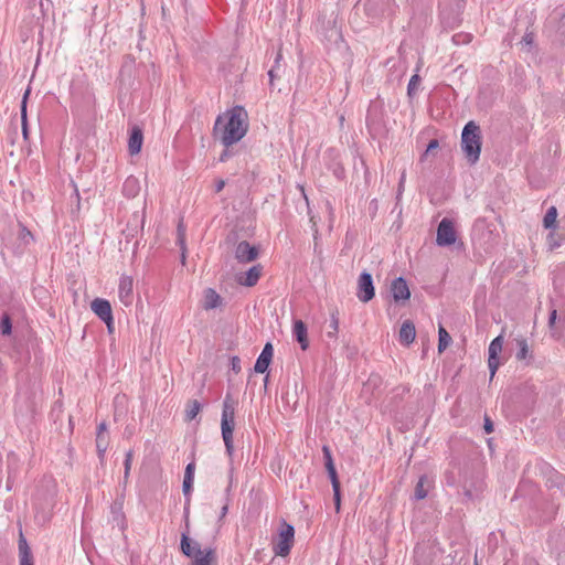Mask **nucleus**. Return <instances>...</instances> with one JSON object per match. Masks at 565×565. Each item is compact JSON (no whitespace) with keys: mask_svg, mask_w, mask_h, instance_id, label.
I'll list each match as a JSON object with an SVG mask.
<instances>
[{"mask_svg":"<svg viewBox=\"0 0 565 565\" xmlns=\"http://www.w3.org/2000/svg\"><path fill=\"white\" fill-rule=\"evenodd\" d=\"M248 129L247 114L242 106H235L231 110L218 115L214 128L213 136L225 148L241 141Z\"/></svg>","mask_w":565,"mask_h":565,"instance_id":"f257e3e1","label":"nucleus"},{"mask_svg":"<svg viewBox=\"0 0 565 565\" xmlns=\"http://www.w3.org/2000/svg\"><path fill=\"white\" fill-rule=\"evenodd\" d=\"M180 550L183 555L191 558L190 565H216V554L213 547L201 548L199 542L189 536L186 530L181 534Z\"/></svg>","mask_w":565,"mask_h":565,"instance_id":"f03ea898","label":"nucleus"},{"mask_svg":"<svg viewBox=\"0 0 565 565\" xmlns=\"http://www.w3.org/2000/svg\"><path fill=\"white\" fill-rule=\"evenodd\" d=\"M461 149L470 164L478 162L481 152V135L480 127L472 120L462 129Z\"/></svg>","mask_w":565,"mask_h":565,"instance_id":"7ed1b4c3","label":"nucleus"},{"mask_svg":"<svg viewBox=\"0 0 565 565\" xmlns=\"http://www.w3.org/2000/svg\"><path fill=\"white\" fill-rule=\"evenodd\" d=\"M235 428V407L234 402L230 394H227L223 401L222 405V416H221V433L222 438L225 445L226 454L230 458L233 457L234 454V441H233V433Z\"/></svg>","mask_w":565,"mask_h":565,"instance_id":"20e7f679","label":"nucleus"},{"mask_svg":"<svg viewBox=\"0 0 565 565\" xmlns=\"http://www.w3.org/2000/svg\"><path fill=\"white\" fill-rule=\"evenodd\" d=\"M295 537V529L292 525L284 522L279 532V540L274 545V552L279 556H287L290 553Z\"/></svg>","mask_w":565,"mask_h":565,"instance_id":"39448f33","label":"nucleus"},{"mask_svg":"<svg viewBox=\"0 0 565 565\" xmlns=\"http://www.w3.org/2000/svg\"><path fill=\"white\" fill-rule=\"evenodd\" d=\"M375 296L373 277L367 271H362L358 279L356 297L360 301L366 303Z\"/></svg>","mask_w":565,"mask_h":565,"instance_id":"423d86ee","label":"nucleus"},{"mask_svg":"<svg viewBox=\"0 0 565 565\" xmlns=\"http://www.w3.org/2000/svg\"><path fill=\"white\" fill-rule=\"evenodd\" d=\"M456 231L449 218H443L437 227L436 243L438 246H449L456 242Z\"/></svg>","mask_w":565,"mask_h":565,"instance_id":"0eeeda50","label":"nucleus"},{"mask_svg":"<svg viewBox=\"0 0 565 565\" xmlns=\"http://www.w3.org/2000/svg\"><path fill=\"white\" fill-rule=\"evenodd\" d=\"M390 292L396 303H405L411 298V290L404 277H396L392 280Z\"/></svg>","mask_w":565,"mask_h":565,"instance_id":"6e6552de","label":"nucleus"},{"mask_svg":"<svg viewBox=\"0 0 565 565\" xmlns=\"http://www.w3.org/2000/svg\"><path fill=\"white\" fill-rule=\"evenodd\" d=\"M502 347H503V335L502 334H500L497 338H494L490 342V344H489V349H488V353H489V356H488V367H489V371H490V377L491 379L494 376L497 370L500 366L499 354L502 351Z\"/></svg>","mask_w":565,"mask_h":565,"instance_id":"1a4fd4ad","label":"nucleus"},{"mask_svg":"<svg viewBox=\"0 0 565 565\" xmlns=\"http://www.w3.org/2000/svg\"><path fill=\"white\" fill-rule=\"evenodd\" d=\"M118 297L120 302L128 307L134 301V279L131 276L122 275L119 279Z\"/></svg>","mask_w":565,"mask_h":565,"instance_id":"9d476101","label":"nucleus"},{"mask_svg":"<svg viewBox=\"0 0 565 565\" xmlns=\"http://www.w3.org/2000/svg\"><path fill=\"white\" fill-rule=\"evenodd\" d=\"M92 311L105 323L111 321L113 311L110 302L103 298H95L90 303Z\"/></svg>","mask_w":565,"mask_h":565,"instance_id":"9b49d317","label":"nucleus"},{"mask_svg":"<svg viewBox=\"0 0 565 565\" xmlns=\"http://www.w3.org/2000/svg\"><path fill=\"white\" fill-rule=\"evenodd\" d=\"M258 256V249L248 242L242 241L235 249V257L239 263L246 264L253 262Z\"/></svg>","mask_w":565,"mask_h":565,"instance_id":"f8f14e48","label":"nucleus"},{"mask_svg":"<svg viewBox=\"0 0 565 565\" xmlns=\"http://www.w3.org/2000/svg\"><path fill=\"white\" fill-rule=\"evenodd\" d=\"M273 355H274L273 344L270 342H267L264 345L260 354L258 355V358L256 360V363L254 365V371L256 373H265L270 365Z\"/></svg>","mask_w":565,"mask_h":565,"instance_id":"ddd939ff","label":"nucleus"},{"mask_svg":"<svg viewBox=\"0 0 565 565\" xmlns=\"http://www.w3.org/2000/svg\"><path fill=\"white\" fill-rule=\"evenodd\" d=\"M292 334L302 350L309 347L307 326L301 320H296L292 327Z\"/></svg>","mask_w":565,"mask_h":565,"instance_id":"4468645a","label":"nucleus"},{"mask_svg":"<svg viewBox=\"0 0 565 565\" xmlns=\"http://www.w3.org/2000/svg\"><path fill=\"white\" fill-rule=\"evenodd\" d=\"M142 141H143L142 130L139 127L135 126L131 129L129 140H128V149H129L130 154H137L140 152Z\"/></svg>","mask_w":565,"mask_h":565,"instance_id":"2eb2a0df","label":"nucleus"},{"mask_svg":"<svg viewBox=\"0 0 565 565\" xmlns=\"http://www.w3.org/2000/svg\"><path fill=\"white\" fill-rule=\"evenodd\" d=\"M399 342L409 345L414 342L416 337V329L415 324L411 320H406L402 323L401 330H399Z\"/></svg>","mask_w":565,"mask_h":565,"instance_id":"dca6fc26","label":"nucleus"},{"mask_svg":"<svg viewBox=\"0 0 565 565\" xmlns=\"http://www.w3.org/2000/svg\"><path fill=\"white\" fill-rule=\"evenodd\" d=\"M139 191H140L139 180L134 175H129L124 181V184H122L121 192H122L124 196H126L128 199H134L139 194Z\"/></svg>","mask_w":565,"mask_h":565,"instance_id":"f3484780","label":"nucleus"},{"mask_svg":"<svg viewBox=\"0 0 565 565\" xmlns=\"http://www.w3.org/2000/svg\"><path fill=\"white\" fill-rule=\"evenodd\" d=\"M19 558H20V565H33V555L32 552L28 545L26 540L24 539L23 534H20L19 539Z\"/></svg>","mask_w":565,"mask_h":565,"instance_id":"a211bd4d","label":"nucleus"},{"mask_svg":"<svg viewBox=\"0 0 565 565\" xmlns=\"http://www.w3.org/2000/svg\"><path fill=\"white\" fill-rule=\"evenodd\" d=\"M430 486H431V482L428 479V477L425 475L420 476L415 486L414 499L415 500L425 499L428 494V489L430 488Z\"/></svg>","mask_w":565,"mask_h":565,"instance_id":"6ab92c4d","label":"nucleus"},{"mask_svg":"<svg viewBox=\"0 0 565 565\" xmlns=\"http://www.w3.org/2000/svg\"><path fill=\"white\" fill-rule=\"evenodd\" d=\"M262 273V266L255 265L250 267L245 275L244 280L239 279L238 282L246 287H253L257 284Z\"/></svg>","mask_w":565,"mask_h":565,"instance_id":"aec40b11","label":"nucleus"},{"mask_svg":"<svg viewBox=\"0 0 565 565\" xmlns=\"http://www.w3.org/2000/svg\"><path fill=\"white\" fill-rule=\"evenodd\" d=\"M221 296L212 288H207L204 291V303L203 308L205 310L215 309L221 305Z\"/></svg>","mask_w":565,"mask_h":565,"instance_id":"412c9836","label":"nucleus"},{"mask_svg":"<svg viewBox=\"0 0 565 565\" xmlns=\"http://www.w3.org/2000/svg\"><path fill=\"white\" fill-rule=\"evenodd\" d=\"M192 487H193V480L183 479L182 491L185 497L184 519H185L186 529H189V507H190V501H191Z\"/></svg>","mask_w":565,"mask_h":565,"instance_id":"4be33fe9","label":"nucleus"},{"mask_svg":"<svg viewBox=\"0 0 565 565\" xmlns=\"http://www.w3.org/2000/svg\"><path fill=\"white\" fill-rule=\"evenodd\" d=\"M177 244L179 245L181 249V264L185 265L186 260V244H185V227L182 222L178 224L177 228Z\"/></svg>","mask_w":565,"mask_h":565,"instance_id":"5701e85b","label":"nucleus"},{"mask_svg":"<svg viewBox=\"0 0 565 565\" xmlns=\"http://www.w3.org/2000/svg\"><path fill=\"white\" fill-rule=\"evenodd\" d=\"M30 94V88H28L23 95L21 103V124H22V135L24 139L28 138V119H26V100Z\"/></svg>","mask_w":565,"mask_h":565,"instance_id":"b1692460","label":"nucleus"},{"mask_svg":"<svg viewBox=\"0 0 565 565\" xmlns=\"http://www.w3.org/2000/svg\"><path fill=\"white\" fill-rule=\"evenodd\" d=\"M201 408H202V404L199 401H196V399L190 401L186 406V409H185V420H188V422L193 420L200 413Z\"/></svg>","mask_w":565,"mask_h":565,"instance_id":"393cba45","label":"nucleus"},{"mask_svg":"<svg viewBox=\"0 0 565 565\" xmlns=\"http://www.w3.org/2000/svg\"><path fill=\"white\" fill-rule=\"evenodd\" d=\"M557 217V210L555 206H551L544 217H543V225L545 228H554Z\"/></svg>","mask_w":565,"mask_h":565,"instance_id":"a878e982","label":"nucleus"},{"mask_svg":"<svg viewBox=\"0 0 565 565\" xmlns=\"http://www.w3.org/2000/svg\"><path fill=\"white\" fill-rule=\"evenodd\" d=\"M451 342V337L444 327L438 330V351L443 352Z\"/></svg>","mask_w":565,"mask_h":565,"instance_id":"bb28decb","label":"nucleus"},{"mask_svg":"<svg viewBox=\"0 0 565 565\" xmlns=\"http://www.w3.org/2000/svg\"><path fill=\"white\" fill-rule=\"evenodd\" d=\"M108 447V437L107 435H103L100 431H97L96 435V448L98 452V457L103 458Z\"/></svg>","mask_w":565,"mask_h":565,"instance_id":"cd10ccee","label":"nucleus"},{"mask_svg":"<svg viewBox=\"0 0 565 565\" xmlns=\"http://www.w3.org/2000/svg\"><path fill=\"white\" fill-rule=\"evenodd\" d=\"M518 344V352H516V359L518 360H525L527 356H530V350L526 339L521 338L516 339Z\"/></svg>","mask_w":565,"mask_h":565,"instance_id":"c85d7f7f","label":"nucleus"},{"mask_svg":"<svg viewBox=\"0 0 565 565\" xmlns=\"http://www.w3.org/2000/svg\"><path fill=\"white\" fill-rule=\"evenodd\" d=\"M0 331H1V334H3V335H10L12 332V322H11V318L8 313H4L1 317Z\"/></svg>","mask_w":565,"mask_h":565,"instance_id":"c756f323","label":"nucleus"},{"mask_svg":"<svg viewBox=\"0 0 565 565\" xmlns=\"http://www.w3.org/2000/svg\"><path fill=\"white\" fill-rule=\"evenodd\" d=\"M132 457H134L132 450H128L125 454V461H124V480H125V482H127L129 475H130Z\"/></svg>","mask_w":565,"mask_h":565,"instance_id":"7c9ffc66","label":"nucleus"},{"mask_svg":"<svg viewBox=\"0 0 565 565\" xmlns=\"http://www.w3.org/2000/svg\"><path fill=\"white\" fill-rule=\"evenodd\" d=\"M329 327H330L331 331L328 332V335L334 337L339 330V318H338L337 312L331 313Z\"/></svg>","mask_w":565,"mask_h":565,"instance_id":"2f4dec72","label":"nucleus"},{"mask_svg":"<svg viewBox=\"0 0 565 565\" xmlns=\"http://www.w3.org/2000/svg\"><path fill=\"white\" fill-rule=\"evenodd\" d=\"M19 238L25 244H29L33 241L32 233L22 223H20Z\"/></svg>","mask_w":565,"mask_h":565,"instance_id":"473e14b6","label":"nucleus"},{"mask_svg":"<svg viewBox=\"0 0 565 565\" xmlns=\"http://www.w3.org/2000/svg\"><path fill=\"white\" fill-rule=\"evenodd\" d=\"M322 454H323V459H324L326 468L334 466L333 458H332V452H331V449H330L329 446H327V445L322 446Z\"/></svg>","mask_w":565,"mask_h":565,"instance_id":"72a5a7b5","label":"nucleus"},{"mask_svg":"<svg viewBox=\"0 0 565 565\" xmlns=\"http://www.w3.org/2000/svg\"><path fill=\"white\" fill-rule=\"evenodd\" d=\"M326 469H327L328 476L330 478V481H331V484H332V489L340 487V481H339V478H338L335 466H331V467L326 468Z\"/></svg>","mask_w":565,"mask_h":565,"instance_id":"f704fd0d","label":"nucleus"},{"mask_svg":"<svg viewBox=\"0 0 565 565\" xmlns=\"http://www.w3.org/2000/svg\"><path fill=\"white\" fill-rule=\"evenodd\" d=\"M282 54L280 51L276 53L274 65L270 67V70L277 71V73L282 74L285 72V67L282 65Z\"/></svg>","mask_w":565,"mask_h":565,"instance_id":"c9c22d12","label":"nucleus"},{"mask_svg":"<svg viewBox=\"0 0 565 565\" xmlns=\"http://www.w3.org/2000/svg\"><path fill=\"white\" fill-rule=\"evenodd\" d=\"M333 501L335 507V512H340L341 510V491L340 487L333 488Z\"/></svg>","mask_w":565,"mask_h":565,"instance_id":"e433bc0d","label":"nucleus"},{"mask_svg":"<svg viewBox=\"0 0 565 565\" xmlns=\"http://www.w3.org/2000/svg\"><path fill=\"white\" fill-rule=\"evenodd\" d=\"M194 471H195V463H194V461L189 462L186 465V467H185L184 478L183 479L194 480Z\"/></svg>","mask_w":565,"mask_h":565,"instance_id":"4c0bfd02","label":"nucleus"},{"mask_svg":"<svg viewBox=\"0 0 565 565\" xmlns=\"http://www.w3.org/2000/svg\"><path fill=\"white\" fill-rule=\"evenodd\" d=\"M230 365H231V370L234 372V373H239L241 372V360L238 356L234 355L231 358V362H230Z\"/></svg>","mask_w":565,"mask_h":565,"instance_id":"58836bf2","label":"nucleus"},{"mask_svg":"<svg viewBox=\"0 0 565 565\" xmlns=\"http://www.w3.org/2000/svg\"><path fill=\"white\" fill-rule=\"evenodd\" d=\"M438 146H439L438 140H437V139H431V140L429 141V143L427 145L426 151H425V153L422 156L420 160L423 161V160L426 158V156H427L430 151H433V150L437 149V148H438Z\"/></svg>","mask_w":565,"mask_h":565,"instance_id":"ea45409f","label":"nucleus"},{"mask_svg":"<svg viewBox=\"0 0 565 565\" xmlns=\"http://www.w3.org/2000/svg\"><path fill=\"white\" fill-rule=\"evenodd\" d=\"M419 83V76L417 74L413 75L408 82L407 90L411 95L415 86Z\"/></svg>","mask_w":565,"mask_h":565,"instance_id":"a19ab883","label":"nucleus"},{"mask_svg":"<svg viewBox=\"0 0 565 565\" xmlns=\"http://www.w3.org/2000/svg\"><path fill=\"white\" fill-rule=\"evenodd\" d=\"M332 171L337 179H342L344 177V169L340 163H335Z\"/></svg>","mask_w":565,"mask_h":565,"instance_id":"79ce46f5","label":"nucleus"},{"mask_svg":"<svg viewBox=\"0 0 565 565\" xmlns=\"http://www.w3.org/2000/svg\"><path fill=\"white\" fill-rule=\"evenodd\" d=\"M547 241H548V245H550V248L551 249H554V248H557L561 246V242L557 241L555 237H554V233H550L548 236H547Z\"/></svg>","mask_w":565,"mask_h":565,"instance_id":"37998d69","label":"nucleus"},{"mask_svg":"<svg viewBox=\"0 0 565 565\" xmlns=\"http://www.w3.org/2000/svg\"><path fill=\"white\" fill-rule=\"evenodd\" d=\"M555 481H556V486L561 489V490H565V476L563 475H559V473H555Z\"/></svg>","mask_w":565,"mask_h":565,"instance_id":"c03bdc74","label":"nucleus"},{"mask_svg":"<svg viewBox=\"0 0 565 565\" xmlns=\"http://www.w3.org/2000/svg\"><path fill=\"white\" fill-rule=\"evenodd\" d=\"M553 540L555 541L556 545L565 550V530L564 534H558L557 536L553 537Z\"/></svg>","mask_w":565,"mask_h":565,"instance_id":"a18cd8bd","label":"nucleus"},{"mask_svg":"<svg viewBox=\"0 0 565 565\" xmlns=\"http://www.w3.org/2000/svg\"><path fill=\"white\" fill-rule=\"evenodd\" d=\"M463 494L468 500H472L476 497V493L472 489H470L466 483L462 486Z\"/></svg>","mask_w":565,"mask_h":565,"instance_id":"49530a36","label":"nucleus"},{"mask_svg":"<svg viewBox=\"0 0 565 565\" xmlns=\"http://www.w3.org/2000/svg\"><path fill=\"white\" fill-rule=\"evenodd\" d=\"M267 74H268V77H269V84H270V86H273V85H274V81H275L276 78H279V77L282 75V74H280V73H277V71H275V70H269Z\"/></svg>","mask_w":565,"mask_h":565,"instance_id":"de8ad7c7","label":"nucleus"},{"mask_svg":"<svg viewBox=\"0 0 565 565\" xmlns=\"http://www.w3.org/2000/svg\"><path fill=\"white\" fill-rule=\"evenodd\" d=\"M111 509H113L114 514H116V519H117V518H120L121 520L124 519V515H122V513H121V503H118V504H117V503H115V504L111 507Z\"/></svg>","mask_w":565,"mask_h":565,"instance_id":"09e8293b","label":"nucleus"},{"mask_svg":"<svg viewBox=\"0 0 565 565\" xmlns=\"http://www.w3.org/2000/svg\"><path fill=\"white\" fill-rule=\"evenodd\" d=\"M484 430L487 434H491L493 431V424L489 417H484Z\"/></svg>","mask_w":565,"mask_h":565,"instance_id":"8fccbe9b","label":"nucleus"},{"mask_svg":"<svg viewBox=\"0 0 565 565\" xmlns=\"http://www.w3.org/2000/svg\"><path fill=\"white\" fill-rule=\"evenodd\" d=\"M452 41L456 43V44H459L460 42H468L469 39H468V35H462V34H455L452 36Z\"/></svg>","mask_w":565,"mask_h":565,"instance_id":"3c124183","label":"nucleus"},{"mask_svg":"<svg viewBox=\"0 0 565 565\" xmlns=\"http://www.w3.org/2000/svg\"><path fill=\"white\" fill-rule=\"evenodd\" d=\"M522 43L526 45H531L533 43V34L532 33H525L522 38Z\"/></svg>","mask_w":565,"mask_h":565,"instance_id":"603ef678","label":"nucleus"},{"mask_svg":"<svg viewBox=\"0 0 565 565\" xmlns=\"http://www.w3.org/2000/svg\"><path fill=\"white\" fill-rule=\"evenodd\" d=\"M556 316H557V311L556 309H553L550 313V318H548V324L550 327H553L555 324V320H556Z\"/></svg>","mask_w":565,"mask_h":565,"instance_id":"864d4df0","label":"nucleus"},{"mask_svg":"<svg viewBox=\"0 0 565 565\" xmlns=\"http://www.w3.org/2000/svg\"><path fill=\"white\" fill-rule=\"evenodd\" d=\"M230 157H231V151L228 150V148H226V149H225V150H223V152L221 153V156H220V161H221V162H225Z\"/></svg>","mask_w":565,"mask_h":565,"instance_id":"5fc2aeb1","label":"nucleus"},{"mask_svg":"<svg viewBox=\"0 0 565 565\" xmlns=\"http://www.w3.org/2000/svg\"><path fill=\"white\" fill-rule=\"evenodd\" d=\"M225 186V181L220 179L215 182V192L218 193L221 192Z\"/></svg>","mask_w":565,"mask_h":565,"instance_id":"6e6d98bb","label":"nucleus"},{"mask_svg":"<svg viewBox=\"0 0 565 565\" xmlns=\"http://www.w3.org/2000/svg\"><path fill=\"white\" fill-rule=\"evenodd\" d=\"M446 483L449 487H454L456 484L455 477L451 473L446 475Z\"/></svg>","mask_w":565,"mask_h":565,"instance_id":"4d7b16f0","label":"nucleus"},{"mask_svg":"<svg viewBox=\"0 0 565 565\" xmlns=\"http://www.w3.org/2000/svg\"><path fill=\"white\" fill-rule=\"evenodd\" d=\"M106 430H107V425L105 422H102L97 427V431H100L103 435H106Z\"/></svg>","mask_w":565,"mask_h":565,"instance_id":"13d9d810","label":"nucleus"},{"mask_svg":"<svg viewBox=\"0 0 565 565\" xmlns=\"http://www.w3.org/2000/svg\"><path fill=\"white\" fill-rule=\"evenodd\" d=\"M405 179H406V172L405 170L402 172L401 174V178H399V191H402V188L404 185V182H405Z\"/></svg>","mask_w":565,"mask_h":565,"instance_id":"bf43d9fd","label":"nucleus"},{"mask_svg":"<svg viewBox=\"0 0 565 565\" xmlns=\"http://www.w3.org/2000/svg\"><path fill=\"white\" fill-rule=\"evenodd\" d=\"M228 511V504L225 503L223 507H222V510H221V518H224L226 515Z\"/></svg>","mask_w":565,"mask_h":565,"instance_id":"052dcab7","label":"nucleus"},{"mask_svg":"<svg viewBox=\"0 0 565 565\" xmlns=\"http://www.w3.org/2000/svg\"><path fill=\"white\" fill-rule=\"evenodd\" d=\"M106 326H107L108 331L111 332L114 329V318L113 317H111V321L109 323H106Z\"/></svg>","mask_w":565,"mask_h":565,"instance_id":"680f3d73","label":"nucleus"},{"mask_svg":"<svg viewBox=\"0 0 565 565\" xmlns=\"http://www.w3.org/2000/svg\"><path fill=\"white\" fill-rule=\"evenodd\" d=\"M481 489V483L479 482L478 486L475 487V491H479Z\"/></svg>","mask_w":565,"mask_h":565,"instance_id":"e2e57ef3","label":"nucleus"},{"mask_svg":"<svg viewBox=\"0 0 565 565\" xmlns=\"http://www.w3.org/2000/svg\"><path fill=\"white\" fill-rule=\"evenodd\" d=\"M264 383H265V386L268 384V375L265 376Z\"/></svg>","mask_w":565,"mask_h":565,"instance_id":"0e129e2a","label":"nucleus"}]
</instances>
